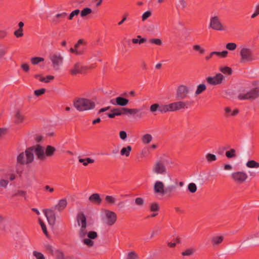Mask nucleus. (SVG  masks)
Here are the masks:
<instances>
[{
    "mask_svg": "<svg viewBox=\"0 0 259 259\" xmlns=\"http://www.w3.org/2000/svg\"><path fill=\"white\" fill-rule=\"evenodd\" d=\"M78 224L80 226L78 230V236L82 243L88 247H91L95 244V240L97 238L98 234L95 231H90L87 228L85 216L79 214L77 216Z\"/></svg>",
    "mask_w": 259,
    "mask_h": 259,
    "instance_id": "obj_1",
    "label": "nucleus"
},
{
    "mask_svg": "<svg viewBox=\"0 0 259 259\" xmlns=\"http://www.w3.org/2000/svg\"><path fill=\"white\" fill-rule=\"evenodd\" d=\"M73 105L78 111H84L93 109L95 107V103L92 100L81 98L75 101Z\"/></svg>",
    "mask_w": 259,
    "mask_h": 259,
    "instance_id": "obj_2",
    "label": "nucleus"
},
{
    "mask_svg": "<svg viewBox=\"0 0 259 259\" xmlns=\"http://www.w3.org/2000/svg\"><path fill=\"white\" fill-rule=\"evenodd\" d=\"M102 219L103 223L107 226L114 225L117 220L116 213L108 209H104L102 212Z\"/></svg>",
    "mask_w": 259,
    "mask_h": 259,
    "instance_id": "obj_3",
    "label": "nucleus"
},
{
    "mask_svg": "<svg viewBox=\"0 0 259 259\" xmlns=\"http://www.w3.org/2000/svg\"><path fill=\"white\" fill-rule=\"evenodd\" d=\"M139 110L137 108H114L112 109L111 113H107V116L110 118H113L115 116H120L122 114H129L130 115L136 114Z\"/></svg>",
    "mask_w": 259,
    "mask_h": 259,
    "instance_id": "obj_4",
    "label": "nucleus"
},
{
    "mask_svg": "<svg viewBox=\"0 0 259 259\" xmlns=\"http://www.w3.org/2000/svg\"><path fill=\"white\" fill-rule=\"evenodd\" d=\"M209 28L218 31H225L227 30L226 27L222 23L220 17L217 15L210 17Z\"/></svg>",
    "mask_w": 259,
    "mask_h": 259,
    "instance_id": "obj_5",
    "label": "nucleus"
},
{
    "mask_svg": "<svg viewBox=\"0 0 259 259\" xmlns=\"http://www.w3.org/2000/svg\"><path fill=\"white\" fill-rule=\"evenodd\" d=\"M152 171L156 175H166L169 180H172L170 174L167 171L166 166L161 161H156L153 165Z\"/></svg>",
    "mask_w": 259,
    "mask_h": 259,
    "instance_id": "obj_6",
    "label": "nucleus"
},
{
    "mask_svg": "<svg viewBox=\"0 0 259 259\" xmlns=\"http://www.w3.org/2000/svg\"><path fill=\"white\" fill-rule=\"evenodd\" d=\"M240 61L241 63H250L255 60V57L251 49L246 47H242L240 52Z\"/></svg>",
    "mask_w": 259,
    "mask_h": 259,
    "instance_id": "obj_7",
    "label": "nucleus"
},
{
    "mask_svg": "<svg viewBox=\"0 0 259 259\" xmlns=\"http://www.w3.org/2000/svg\"><path fill=\"white\" fill-rule=\"evenodd\" d=\"M91 67L83 65L80 62H74L69 69V72L72 75H76L78 74L85 73Z\"/></svg>",
    "mask_w": 259,
    "mask_h": 259,
    "instance_id": "obj_8",
    "label": "nucleus"
},
{
    "mask_svg": "<svg viewBox=\"0 0 259 259\" xmlns=\"http://www.w3.org/2000/svg\"><path fill=\"white\" fill-rule=\"evenodd\" d=\"M34 159L33 154L31 150L29 148L26 149L25 152L20 153L17 156V161L22 164H27L31 162Z\"/></svg>",
    "mask_w": 259,
    "mask_h": 259,
    "instance_id": "obj_9",
    "label": "nucleus"
},
{
    "mask_svg": "<svg viewBox=\"0 0 259 259\" xmlns=\"http://www.w3.org/2000/svg\"><path fill=\"white\" fill-rule=\"evenodd\" d=\"M240 100H254L259 97V86H257L246 93H241L238 95Z\"/></svg>",
    "mask_w": 259,
    "mask_h": 259,
    "instance_id": "obj_10",
    "label": "nucleus"
},
{
    "mask_svg": "<svg viewBox=\"0 0 259 259\" xmlns=\"http://www.w3.org/2000/svg\"><path fill=\"white\" fill-rule=\"evenodd\" d=\"M49 59L52 63V66L55 70H58L63 64L64 58L60 53H55L50 56Z\"/></svg>",
    "mask_w": 259,
    "mask_h": 259,
    "instance_id": "obj_11",
    "label": "nucleus"
},
{
    "mask_svg": "<svg viewBox=\"0 0 259 259\" xmlns=\"http://www.w3.org/2000/svg\"><path fill=\"white\" fill-rule=\"evenodd\" d=\"M167 189L163 182L160 180L156 181L153 184V192L156 195L164 196Z\"/></svg>",
    "mask_w": 259,
    "mask_h": 259,
    "instance_id": "obj_12",
    "label": "nucleus"
},
{
    "mask_svg": "<svg viewBox=\"0 0 259 259\" xmlns=\"http://www.w3.org/2000/svg\"><path fill=\"white\" fill-rule=\"evenodd\" d=\"M230 177L231 180L236 184H242L248 178L247 174L242 171L233 172L231 174Z\"/></svg>",
    "mask_w": 259,
    "mask_h": 259,
    "instance_id": "obj_13",
    "label": "nucleus"
},
{
    "mask_svg": "<svg viewBox=\"0 0 259 259\" xmlns=\"http://www.w3.org/2000/svg\"><path fill=\"white\" fill-rule=\"evenodd\" d=\"M85 44V41L82 39H80L75 44L73 48H70L69 51L70 53H74L76 56L82 55L85 51V49L83 48Z\"/></svg>",
    "mask_w": 259,
    "mask_h": 259,
    "instance_id": "obj_14",
    "label": "nucleus"
},
{
    "mask_svg": "<svg viewBox=\"0 0 259 259\" xmlns=\"http://www.w3.org/2000/svg\"><path fill=\"white\" fill-rule=\"evenodd\" d=\"M224 79V76L221 73H217L213 76H209L206 78L207 82L212 85L221 84Z\"/></svg>",
    "mask_w": 259,
    "mask_h": 259,
    "instance_id": "obj_15",
    "label": "nucleus"
},
{
    "mask_svg": "<svg viewBox=\"0 0 259 259\" xmlns=\"http://www.w3.org/2000/svg\"><path fill=\"white\" fill-rule=\"evenodd\" d=\"M189 93L188 87L185 85H179L177 90L176 97L178 100L184 99L186 98Z\"/></svg>",
    "mask_w": 259,
    "mask_h": 259,
    "instance_id": "obj_16",
    "label": "nucleus"
},
{
    "mask_svg": "<svg viewBox=\"0 0 259 259\" xmlns=\"http://www.w3.org/2000/svg\"><path fill=\"white\" fill-rule=\"evenodd\" d=\"M43 212L47 219L49 224L53 226L56 222V216L54 210L51 209H46Z\"/></svg>",
    "mask_w": 259,
    "mask_h": 259,
    "instance_id": "obj_17",
    "label": "nucleus"
},
{
    "mask_svg": "<svg viewBox=\"0 0 259 259\" xmlns=\"http://www.w3.org/2000/svg\"><path fill=\"white\" fill-rule=\"evenodd\" d=\"M188 102L177 101L170 103L171 112L188 108Z\"/></svg>",
    "mask_w": 259,
    "mask_h": 259,
    "instance_id": "obj_18",
    "label": "nucleus"
},
{
    "mask_svg": "<svg viewBox=\"0 0 259 259\" xmlns=\"http://www.w3.org/2000/svg\"><path fill=\"white\" fill-rule=\"evenodd\" d=\"M31 150L32 153L34 152L37 158L39 159H45V149L39 145H37L29 148Z\"/></svg>",
    "mask_w": 259,
    "mask_h": 259,
    "instance_id": "obj_19",
    "label": "nucleus"
},
{
    "mask_svg": "<svg viewBox=\"0 0 259 259\" xmlns=\"http://www.w3.org/2000/svg\"><path fill=\"white\" fill-rule=\"evenodd\" d=\"M15 179L14 174H11L6 177H3L0 179V187L6 188L8 185L10 181H13Z\"/></svg>",
    "mask_w": 259,
    "mask_h": 259,
    "instance_id": "obj_20",
    "label": "nucleus"
},
{
    "mask_svg": "<svg viewBox=\"0 0 259 259\" xmlns=\"http://www.w3.org/2000/svg\"><path fill=\"white\" fill-rule=\"evenodd\" d=\"M14 122L17 124L23 123L25 119V116L23 113L19 110H17L13 116Z\"/></svg>",
    "mask_w": 259,
    "mask_h": 259,
    "instance_id": "obj_21",
    "label": "nucleus"
},
{
    "mask_svg": "<svg viewBox=\"0 0 259 259\" xmlns=\"http://www.w3.org/2000/svg\"><path fill=\"white\" fill-rule=\"evenodd\" d=\"M89 201L94 204L100 205L101 204L102 200L99 194L94 193L90 196Z\"/></svg>",
    "mask_w": 259,
    "mask_h": 259,
    "instance_id": "obj_22",
    "label": "nucleus"
},
{
    "mask_svg": "<svg viewBox=\"0 0 259 259\" xmlns=\"http://www.w3.org/2000/svg\"><path fill=\"white\" fill-rule=\"evenodd\" d=\"M111 103L115 105L125 106L129 103V100L122 97H118L115 98V102H111Z\"/></svg>",
    "mask_w": 259,
    "mask_h": 259,
    "instance_id": "obj_23",
    "label": "nucleus"
},
{
    "mask_svg": "<svg viewBox=\"0 0 259 259\" xmlns=\"http://www.w3.org/2000/svg\"><path fill=\"white\" fill-rule=\"evenodd\" d=\"M45 249L49 252H50V253H52V254H54L57 256H58V257H62L63 256L62 252L58 250H56L54 248V247L51 244H46L45 245Z\"/></svg>",
    "mask_w": 259,
    "mask_h": 259,
    "instance_id": "obj_24",
    "label": "nucleus"
},
{
    "mask_svg": "<svg viewBox=\"0 0 259 259\" xmlns=\"http://www.w3.org/2000/svg\"><path fill=\"white\" fill-rule=\"evenodd\" d=\"M67 205L66 199L64 198L58 201L57 204L55 205V208L57 210L61 211L63 210Z\"/></svg>",
    "mask_w": 259,
    "mask_h": 259,
    "instance_id": "obj_25",
    "label": "nucleus"
},
{
    "mask_svg": "<svg viewBox=\"0 0 259 259\" xmlns=\"http://www.w3.org/2000/svg\"><path fill=\"white\" fill-rule=\"evenodd\" d=\"M223 236L215 235L211 238V244L213 246L219 245L224 240Z\"/></svg>",
    "mask_w": 259,
    "mask_h": 259,
    "instance_id": "obj_26",
    "label": "nucleus"
},
{
    "mask_svg": "<svg viewBox=\"0 0 259 259\" xmlns=\"http://www.w3.org/2000/svg\"><path fill=\"white\" fill-rule=\"evenodd\" d=\"M224 110L225 113L226 114V116H235L237 115L239 113V110L237 109H232L229 107H226L224 108Z\"/></svg>",
    "mask_w": 259,
    "mask_h": 259,
    "instance_id": "obj_27",
    "label": "nucleus"
},
{
    "mask_svg": "<svg viewBox=\"0 0 259 259\" xmlns=\"http://www.w3.org/2000/svg\"><path fill=\"white\" fill-rule=\"evenodd\" d=\"M117 199L115 196L106 195L105 197V203L109 205H113L116 202Z\"/></svg>",
    "mask_w": 259,
    "mask_h": 259,
    "instance_id": "obj_28",
    "label": "nucleus"
},
{
    "mask_svg": "<svg viewBox=\"0 0 259 259\" xmlns=\"http://www.w3.org/2000/svg\"><path fill=\"white\" fill-rule=\"evenodd\" d=\"M132 149V147L130 145L122 147L120 150V155L121 156L128 157L130 155Z\"/></svg>",
    "mask_w": 259,
    "mask_h": 259,
    "instance_id": "obj_29",
    "label": "nucleus"
},
{
    "mask_svg": "<svg viewBox=\"0 0 259 259\" xmlns=\"http://www.w3.org/2000/svg\"><path fill=\"white\" fill-rule=\"evenodd\" d=\"M56 151V148L52 146H48L45 150V158L46 157H50L54 155Z\"/></svg>",
    "mask_w": 259,
    "mask_h": 259,
    "instance_id": "obj_30",
    "label": "nucleus"
},
{
    "mask_svg": "<svg viewBox=\"0 0 259 259\" xmlns=\"http://www.w3.org/2000/svg\"><path fill=\"white\" fill-rule=\"evenodd\" d=\"M246 166L249 168H258L259 162L254 160H250L246 163Z\"/></svg>",
    "mask_w": 259,
    "mask_h": 259,
    "instance_id": "obj_31",
    "label": "nucleus"
},
{
    "mask_svg": "<svg viewBox=\"0 0 259 259\" xmlns=\"http://www.w3.org/2000/svg\"><path fill=\"white\" fill-rule=\"evenodd\" d=\"M206 90V85L205 84L202 83L197 85L196 90L195 92L196 95L201 94L202 92Z\"/></svg>",
    "mask_w": 259,
    "mask_h": 259,
    "instance_id": "obj_32",
    "label": "nucleus"
},
{
    "mask_svg": "<svg viewBox=\"0 0 259 259\" xmlns=\"http://www.w3.org/2000/svg\"><path fill=\"white\" fill-rule=\"evenodd\" d=\"M171 112L170 103L168 104L160 105V112L161 113H165L166 112Z\"/></svg>",
    "mask_w": 259,
    "mask_h": 259,
    "instance_id": "obj_33",
    "label": "nucleus"
},
{
    "mask_svg": "<svg viewBox=\"0 0 259 259\" xmlns=\"http://www.w3.org/2000/svg\"><path fill=\"white\" fill-rule=\"evenodd\" d=\"M211 55H216L220 58H225L228 56V52L227 51L222 52L213 51L211 52Z\"/></svg>",
    "mask_w": 259,
    "mask_h": 259,
    "instance_id": "obj_34",
    "label": "nucleus"
},
{
    "mask_svg": "<svg viewBox=\"0 0 259 259\" xmlns=\"http://www.w3.org/2000/svg\"><path fill=\"white\" fill-rule=\"evenodd\" d=\"M195 249L193 247L188 248L182 251L181 254L183 256H191L194 254Z\"/></svg>",
    "mask_w": 259,
    "mask_h": 259,
    "instance_id": "obj_35",
    "label": "nucleus"
},
{
    "mask_svg": "<svg viewBox=\"0 0 259 259\" xmlns=\"http://www.w3.org/2000/svg\"><path fill=\"white\" fill-rule=\"evenodd\" d=\"M219 70L226 75H230L232 72V69L227 66H220L219 67Z\"/></svg>",
    "mask_w": 259,
    "mask_h": 259,
    "instance_id": "obj_36",
    "label": "nucleus"
},
{
    "mask_svg": "<svg viewBox=\"0 0 259 259\" xmlns=\"http://www.w3.org/2000/svg\"><path fill=\"white\" fill-rule=\"evenodd\" d=\"M152 137L150 134H145L142 137V143L145 144H147L152 141Z\"/></svg>",
    "mask_w": 259,
    "mask_h": 259,
    "instance_id": "obj_37",
    "label": "nucleus"
},
{
    "mask_svg": "<svg viewBox=\"0 0 259 259\" xmlns=\"http://www.w3.org/2000/svg\"><path fill=\"white\" fill-rule=\"evenodd\" d=\"M14 195L16 196L21 197L23 198L25 200H26L28 198L26 191L22 190H17Z\"/></svg>",
    "mask_w": 259,
    "mask_h": 259,
    "instance_id": "obj_38",
    "label": "nucleus"
},
{
    "mask_svg": "<svg viewBox=\"0 0 259 259\" xmlns=\"http://www.w3.org/2000/svg\"><path fill=\"white\" fill-rule=\"evenodd\" d=\"M78 161L80 163H82L84 166H87L89 164L93 163L95 162V160L91 158H79Z\"/></svg>",
    "mask_w": 259,
    "mask_h": 259,
    "instance_id": "obj_39",
    "label": "nucleus"
},
{
    "mask_svg": "<svg viewBox=\"0 0 259 259\" xmlns=\"http://www.w3.org/2000/svg\"><path fill=\"white\" fill-rule=\"evenodd\" d=\"M193 49L195 51L197 52L199 54L202 55L205 53V49L203 48H202L200 45H194L193 46Z\"/></svg>",
    "mask_w": 259,
    "mask_h": 259,
    "instance_id": "obj_40",
    "label": "nucleus"
},
{
    "mask_svg": "<svg viewBox=\"0 0 259 259\" xmlns=\"http://www.w3.org/2000/svg\"><path fill=\"white\" fill-rule=\"evenodd\" d=\"M152 15V11L151 10H148L144 13L141 16V20L143 22L145 21L147 19L150 18Z\"/></svg>",
    "mask_w": 259,
    "mask_h": 259,
    "instance_id": "obj_41",
    "label": "nucleus"
},
{
    "mask_svg": "<svg viewBox=\"0 0 259 259\" xmlns=\"http://www.w3.org/2000/svg\"><path fill=\"white\" fill-rule=\"evenodd\" d=\"M93 12L92 10L90 8H85L82 9L80 12V16L82 17H84L91 14Z\"/></svg>",
    "mask_w": 259,
    "mask_h": 259,
    "instance_id": "obj_42",
    "label": "nucleus"
},
{
    "mask_svg": "<svg viewBox=\"0 0 259 259\" xmlns=\"http://www.w3.org/2000/svg\"><path fill=\"white\" fill-rule=\"evenodd\" d=\"M31 63L33 65H37L38 63L44 62V58L40 57H32L30 59Z\"/></svg>",
    "mask_w": 259,
    "mask_h": 259,
    "instance_id": "obj_43",
    "label": "nucleus"
},
{
    "mask_svg": "<svg viewBox=\"0 0 259 259\" xmlns=\"http://www.w3.org/2000/svg\"><path fill=\"white\" fill-rule=\"evenodd\" d=\"M149 110L152 113L157 111L160 112V105L157 103L153 104L150 106Z\"/></svg>",
    "mask_w": 259,
    "mask_h": 259,
    "instance_id": "obj_44",
    "label": "nucleus"
},
{
    "mask_svg": "<svg viewBox=\"0 0 259 259\" xmlns=\"http://www.w3.org/2000/svg\"><path fill=\"white\" fill-rule=\"evenodd\" d=\"M125 259H138V255L136 252L130 251L126 254Z\"/></svg>",
    "mask_w": 259,
    "mask_h": 259,
    "instance_id": "obj_45",
    "label": "nucleus"
},
{
    "mask_svg": "<svg viewBox=\"0 0 259 259\" xmlns=\"http://www.w3.org/2000/svg\"><path fill=\"white\" fill-rule=\"evenodd\" d=\"M226 156L228 158L235 157L236 156V150L234 149H231L230 150L227 151L226 152Z\"/></svg>",
    "mask_w": 259,
    "mask_h": 259,
    "instance_id": "obj_46",
    "label": "nucleus"
},
{
    "mask_svg": "<svg viewBox=\"0 0 259 259\" xmlns=\"http://www.w3.org/2000/svg\"><path fill=\"white\" fill-rule=\"evenodd\" d=\"M160 208L159 205L158 203L154 202L152 203L150 205V209L151 211L157 212L159 211Z\"/></svg>",
    "mask_w": 259,
    "mask_h": 259,
    "instance_id": "obj_47",
    "label": "nucleus"
},
{
    "mask_svg": "<svg viewBox=\"0 0 259 259\" xmlns=\"http://www.w3.org/2000/svg\"><path fill=\"white\" fill-rule=\"evenodd\" d=\"M32 254L36 259H46L45 255L40 252L34 250L33 251Z\"/></svg>",
    "mask_w": 259,
    "mask_h": 259,
    "instance_id": "obj_48",
    "label": "nucleus"
},
{
    "mask_svg": "<svg viewBox=\"0 0 259 259\" xmlns=\"http://www.w3.org/2000/svg\"><path fill=\"white\" fill-rule=\"evenodd\" d=\"M206 159L208 162H211L217 160V157L214 154L207 153L206 156Z\"/></svg>",
    "mask_w": 259,
    "mask_h": 259,
    "instance_id": "obj_49",
    "label": "nucleus"
},
{
    "mask_svg": "<svg viewBox=\"0 0 259 259\" xmlns=\"http://www.w3.org/2000/svg\"><path fill=\"white\" fill-rule=\"evenodd\" d=\"M189 191L191 193H195L197 191V186L195 183H191L188 186Z\"/></svg>",
    "mask_w": 259,
    "mask_h": 259,
    "instance_id": "obj_50",
    "label": "nucleus"
},
{
    "mask_svg": "<svg viewBox=\"0 0 259 259\" xmlns=\"http://www.w3.org/2000/svg\"><path fill=\"white\" fill-rule=\"evenodd\" d=\"M226 48L228 50L234 51L236 49L237 45L234 42H229L227 44Z\"/></svg>",
    "mask_w": 259,
    "mask_h": 259,
    "instance_id": "obj_51",
    "label": "nucleus"
},
{
    "mask_svg": "<svg viewBox=\"0 0 259 259\" xmlns=\"http://www.w3.org/2000/svg\"><path fill=\"white\" fill-rule=\"evenodd\" d=\"M38 221H39V223L41 227L43 232L47 236H48V233L47 231V227H46L44 222L40 219H39Z\"/></svg>",
    "mask_w": 259,
    "mask_h": 259,
    "instance_id": "obj_52",
    "label": "nucleus"
},
{
    "mask_svg": "<svg viewBox=\"0 0 259 259\" xmlns=\"http://www.w3.org/2000/svg\"><path fill=\"white\" fill-rule=\"evenodd\" d=\"M149 42L158 46H161L162 44V41L160 38H152L149 40Z\"/></svg>",
    "mask_w": 259,
    "mask_h": 259,
    "instance_id": "obj_53",
    "label": "nucleus"
},
{
    "mask_svg": "<svg viewBox=\"0 0 259 259\" xmlns=\"http://www.w3.org/2000/svg\"><path fill=\"white\" fill-rule=\"evenodd\" d=\"M149 154V150L148 148H143L140 152L141 157H146L148 156Z\"/></svg>",
    "mask_w": 259,
    "mask_h": 259,
    "instance_id": "obj_54",
    "label": "nucleus"
},
{
    "mask_svg": "<svg viewBox=\"0 0 259 259\" xmlns=\"http://www.w3.org/2000/svg\"><path fill=\"white\" fill-rule=\"evenodd\" d=\"M135 204L139 206H142L144 204V200L141 197H138L135 199Z\"/></svg>",
    "mask_w": 259,
    "mask_h": 259,
    "instance_id": "obj_55",
    "label": "nucleus"
},
{
    "mask_svg": "<svg viewBox=\"0 0 259 259\" xmlns=\"http://www.w3.org/2000/svg\"><path fill=\"white\" fill-rule=\"evenodd\" d=\"M80 13V11L78 9L75 10L71 12L69 16V20H71L73 19V17L75 16H77Z\"/></svg>",
    "mask_w": 259,
    "mask_h": 259,
    "instance_id": "obj_56",
    "label": "nucleus"
},
{
    "mask_svg": "<svg viewBox=\"0 0 259 259\" xmlns=\"http://www.w3.org/2000/svg\"><path fill=\"white\" fill-rule=\"evenodd\" d=\"M14 34L16 37H22L24 35L23 29H18L14 31Z\"/></svg>",
    "mask_w": 259,
    "mask_h": 259,
    "instance_id": "obj_57",
    "label": "nucleus"
},
{
    "mask_svg": "<svg viewBox=\"0 0 259 259\" xmlns=\"http://www.w3.org/2000/svg\"><path fill=\"white\" fill-rule=\"evenodd\" d=\"M259 15V4L256 5L254 8L253 13L252 14L251 18H254Z\"/></svg>",
    "mask_w": 259,
    "mask_h": 259,
    "instance_id": "obj_58",
    "label": "nucleus"
},
{
    "mask_svg": "<svg viewBox=\"0 0 259 259\" xmlns=\"http://www.w3.org/2000/svg\"><path fill=\"white\" fill-rule=\"evenodd\" d=\"M45 92H46L45 89H40L35 90L34 92V93L36 96L38 97V96H40L43 95L44 94H45Z\"/></svg>",
    "mask_w": 259,
    "mask_h": 259,
    "instance_id": "obj_59",
    "label": "nucleus"
},
{
    "mask_svg": "<svg viewBox=\"0 0 259 259\" xmlns=\"http://www.w3.org/2000/svg\"><path fill=\"white\" fill-rule=\"evenodd\" d=\"M55 77L53 75H47V76L45 77V83H49L51 82L52 80H53L54 79Z\"/></svg>",
    "mask_w": 259,
    "mask_h": 259,
    "instance_id": "obj_60",
    "label": "nucleus"
},
{
    "mask_svg": "<svg viewBox=\"0 0 259 259\" xmlns=\"http://www.w3.org/2000/svg\"><path fill=\"white\" fill-rule=\"evenodd\" d=\"M119 137L122 140H125L127 138V134L125 131H121L119 132Z\"/></svg>",
    "mask_w": 259,
    "mask_h": 259,
    "instance_id": "obj_61",
    "label": "nucleus"
},
{
    "mask_svg": "<svg viewBox=\"0 0 259 259\" xmlns=\"http://www.w3.org/2000/svg\"><path fill=\"white\" fill-rule=\"evenodd\" d=\"M21 68L25 72H28L29 70V66L26 63H23L21 65Z\"/></svg>",
    "mask_w": 259,
    "mask_h": 259,
    "instance_id": "obj_62",
    "label": "nucleus"
},
{
    "mask_svg": "<svg viewBox=\"0 0 259 259\" xmlns=\"http://www.w3.org/2000/svg\"><path fill=\"white\" fill-rule=\"evenodd\" d=\"M67 15V14L65 12H63L61 13H58L56 14L55 16L56 18H65Z\"/></svg>",
    "mask_w": 259,
    "mask_h": 259,
    "instance_id": "obj_63",
    "label": "nucleus"
},
{
    "mask_svg": "<svg viewBox=\"0 0 259 259\" xmlns=\"http://www.w3.org/2000/svg\"><path fill=\"white\" fill-rule=\"evenodd\" d=\"M179 5L180 7H181L183 8H184L187 6L186 2L185 0H179Z\"/></svg>",
    "mask_w": 259,
    "mask_h": 259,
    "instance_id": "obj_64",
    "label": "nucleus"
}]
</instances>
